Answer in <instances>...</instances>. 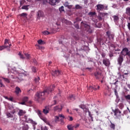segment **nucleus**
<instances>
[{"mask_svg":"<svg viewBox=\"0 0 130 130\" xmlns=\"http://www.w3.org/2000/svg\"><path fill=\"white\" fill-rule=\"evenodd\" d=\"M25 103H25V102L22 101V102H21V103H20L19 104H20L21 105H26Z\"/></svg>","mask_w":130,"mask_h":130,"instance_id":"nucleus-53","label":"nucleus"},{"mask_svg":"<svg viewBox=\"0 0 130 130\" xmlns=\"http://www.w3.org/2000/svg\"><path fill=\"white\" fill-rule=\"evenodd\" d=\"M8 100H9V101H11L12 102H13V98H9Z\"/></svg>","mask_w":130,"mask_h":130,"instance_id":"nucleus-59","label":"nucleus"},{"mask_svg":"<svg viewBox=\"0 0 130 130\" xmlns=\"http://www.w3.org/2000/svg\"><path fill=\"white\" fill-rule=\"evenodd\" d=\"M6 48H7L5 45L3 46H0V50H4V49H6Z\"/></svg>","mask_w":130,"mask_h":130,"instance_id":"nucleus-39","label":"nucleus"},{"mask_svg":"<svg viewBox=\"0 0 130 130\" xmlns=\"http://www.w3.org/2000/svg\"><path fill=\"white\" fill-rule=\"evenodd\" d=\"M95 15H96V12H89L88 13V16H90L91 17L95 16Z\"/></svg>","mask_w":130,"mask_h":130,"instance_id":"nucleus-34","label":"nucleus"},{"mask_svg":"<svg viewBox=\"0 0 130 130\" xmlns=\"http://www.w3.org/2000/svg\"><path fill=\"white\" fill-rule=\"evenodd\" d=\"M21 92H22V91L21 90V88L17 86L15 88V93L16 94V95H19V93H21Z\"/></svg>","mask_w":130,"mask_h":130,"instance_id":"nucleus-17","label":"nucleus"},{"mask_svg":"<svg viewBox=\"0 0 130 130\" xmlns=\"http://www.w3.org/2000/svg\"><path fill=\"white\" fill-rule=\"evenodd\" d=\"M96 11H103L104 10V5L102 4H98L96 6Z\"/></svg>","mask_w":130,"mask_h":130,"instance_id":"nucleus-12","label":"nucleus"},{"mask_svg":"<svg viewBox=\"0 0 130 130\" xmlns=\"http://www.w3.org/2000/svg\"><path fill=\"white\" fill-rule=\"evenodd\" d=\"M68 9H72L73 8V5H68Z\"/></svg>","mask_w":130,"mask_h":130,"instance_id":"nucleus-55","label":"nucleus"},{"mask_svg":"<svg viewBox=\"0 0 130 130\" xmlns=\"http://www.w3.org/2000/svg\"><path fill=\"white\" fill-rule=\"evenodd\" d=\"M43 34H44V35H49V34H50V32L47 30H45L43 32Z\"/></svg>","mask_w":130,"mask_h":130,"instance_id":"nucleus-37","label":"nucleus"},{"mask_svg":"<svg viewBox=\"0 0 130 130\" xmlns=\"http://www.w3.org/2000/svg\"><path fill=\"white\" fill-rule=\"evenodd\" d=\"M3 79L4 80V81L5 82H6L7 83H10V80L8 78H3Z\"/></svg>","mask_w":130,"mask_h":130,"instance_id":"nucleus-43","label":"nucleus"},{"mask_svg":"<svg viewBox=\"0 0 130 130\" xmlns=\"http://www.w3.org/2000/svg\"><path fill=\"white\" fill-rule=\"evenodd\" d=\"M115 51H120V50L119 49V48L115 49Z\"/></svg>","mask_w":130,"mask_h":130,"instance_id":"nucleus-60","label":"nucleus"},{"mask_svg":"<svg viewBox=\"0 0 130 130\" xmlns=\"http://www.w3.org/2000/svg\"><path fill=\"white\" fill-rule=\"evenodd\" d=\"M37 113L39 117H40V118H41V119L43 120V121H44V122L47 123V124H48V125H50V123H49V122L47 121V119L43 117V115L42 114V112H41V111H40V110L38 111Z\"/></svg>","mask_w":130,"mask_h":130,"instance_id":"nucleus-4","label":"nucleus"},{"mask_svg":"<svg viewBox=\"0 0 130 130\" xmlns=\"http://www.w3.org/2000/svg\"><path fill=\"white\" fill-rule=\"evenodd\" d=\"M109 55L110 57H112L113 56V54L112 53V52H110Z\"/></svg>","mask_w":130,"mask_h":130,"instance_id":"nucleus-52","label":"nucleus"},{"mask_svg":"<svg viewBox=\"0 0 130 130\" xmlns=\"http://www.w3.org/2000/svg\"><path fill=\"white\" fill-rule=\"evenodd\" d=\"M88 90H89L90 91H91V92H93V90H94V91H96L97 90V88H96V86H90L88 88Z\"/></svg>","mask_w":130,"mask_h":130,"instance_id":"nucleus-21","label":"nucleus"},{"mask_svg":"<svg viewBox=\"0 0 130 130\" xmlns=\"http://www.w3.org/2000/svg\"><path fill=\"white\" fill-rule=\"evenodd\" d=\"M47 2L51 6H56L59 3L58 0H47Z\"/></svg>","mask_w":130,"mask_h":130,"instance_id":"nucleus-7","label":"nucleus"},{"mask_svg":"<svg viewBox=\"0 0 130 130\" xmlns=\"http://www.w3.org/2000/svg\"><path fill=\"white\" fill-rule=\"evenodd\" d=\"M81 26H84V27H85V28L87 31H88V30L90 29V25L86 24L85 23H84L83 21L81 22Z\"/></svg>","mask_w":130,"mask_h":130,"instance_id":"nucleus-15","label":"nucleus"},{"mask_svg":"<svg viewBox=\"0 0 130 130\" xmlns=\"http://www.w3.org/2000/svg\"><path fill=\"white\" fill-rule=\"evenodd\" d=\"M50 110V108L49 106H46L45 107V109L43 110V112L44 113V114H47L48 113H49V111Z\"/></svg>","mask_w":130,"mask_h":130,"instance_id":"nucleus-13","label":"nucleus"},{"mask_svg":"<svg viewBox=\"0 0 130 130\" xmlns=\"http://www.w3.org/2000/svg\"><path fill=\"white\" fill-rule=\"evenodd\" d=\"M94 77L97 80H99V79H101L103 78V75H102V73L100 71H96L94 73Z\"/></svg>","mask_w":130,"mask_h":130,"instance_id":"nucleus-6","label":"nucleus"},{"mask_svg":"<svg viewBox=\"0 0 130 130\" xmlns=\"http://www.w3.org/2000/svg\"><path fill=\"white\" fill-rule=\"evenodd\" d=\"M40 80V78L39 77H37L35 79V82L37 84V85L39 84V81Z\"/></svg>","mask_w":130,"mask_h":130,"instance_id":"nucleus-27","label":"nucleus"},{"mask_svg":"<svg viewBox=\"0 0 130 130\" xmlns=\"http://www.w3.org/2000/svg\"><path fill=\"white\" fill-rule=\"evenodd\" d=\"M127 87L128 88V89H130V84H128L127 85Z\"/></svg>","mask_w":130,"mask_h":130,"instance_id":"nucleus-64","label":"nucleus"},{"mask_svg":"<svg viewBox=\"0 0 130 130\" xmlns=\"http://www.w3.org/2000/svg\"><path fill=\"white\" fill-rule=\"evenodd\" d=\"M27 15H28V14H27V13H22L19 15V16L20 17H23V18H26V17H27Z\"/></svg>","mask_w":130,"mask_h":130,"instance_id":"nucleus-28","label":"nucleus"},{"mask_svg":"<svg viewBox=\"0 0 130 130\" xmlns=\"http://www.w3.org/2000/svg\"><path fill=\"white\" fill-rule=\"evenodd\" d=\"M11 113H12V114H15V113H16V111L13 110L12 112H11Z\"/></svg>","mask_w":130,"mask_h":130,"instance_id":"nucleus-57","label":"nucleus"},{"mask_svg":"<svg viewBox=\"0 0 130 130\" xmlns=\"http://www.w3.org/2000/svg\"><path fill=\"white\" fill-rule=\"evenodd\" d=\"M69 120H70V121H73V117H69Z\"/></svg>","mask_w":130,"mask_h":130,"instance_id":"nucleus-56","label":"nucleus"},{"mask_svg":"<svg viewBox=\"0 0 130 130\" xmlns=\"http://www.w3.org/2000/svg\"><path fill=\"white\" fill-rule=\"evenodd\" d=\"M38 43H39V44H43V41H42V40H39Z\"/></svg>","mask_w":130,"mask_h":130,"instance_id":"nucleus-44","label":"nucleus"},{"mask_svg":"<svg viewBox=\"0 0 130 130\" xmlns=\"http://www.w3.org/2000/svg\"><path fill=\"white\" fill-rule=\"evenodd\" d=\"M59 11L61 13V12H64V9L63 6H61V7L59 8Z\"/></svg>","mask_w":130,"mask_h":130,"instance_id":"nucleus-35","label":"nucleus"},{"mask_svg":"<svg viewBox=\"0 0 130 130\" xmlns=\"http://www.w3.org/2000/svg\"><path fill=\"white\" fill-rule=\"evenodd\" d=\"M38 49H42V48H43V47H42V46H40V45H38Z\"/></svg>","mask_w":130,"mask_h":130,"instance_id":"nucleus-54","label":"nucleus"},{"mask_svg":"<svg viewBox=\"0 0 130 130\" xmlns=\"http://www.w3.org/2000/svg\"><path fill=\"white\" fill-rule=\"evenodd\" d=\"M56 104V101H55V100H54V101H53V105H55Z\"/></svg>","mask_w":130,"mask_h":130,"instance_id":"nucleus-63","label":"nucleus"},{"mask_svg":"<svg viewBox=\"0 0 130 130\" xmlns=\"http://www.w3.org/2000/svg\"><path fill=\"white\" fill-rule=\"evenodd\" d=\"M4 45L7 48H11V46H12V44L10 43L9 40L7 39L5 40Z\"/></svg>","mask_w":130,"mask_h":130,"instance_id":"nucleus-10","label":"nucleus"},{"mask_svg":"<svg viewBox=\"0 0 130 130\" xmlns=\"http://www.w3.org/2000/svg\"><path fill=\"white\" fill-rule=\"evenodd\" d=\"M41 129L42 130H48V129L47 128V127L45 126V127H41Z\"/></svg>","mask_w":130,"mask_h":130,"instance_id":"nucleus-50","label":"nucleus"},{"mask_svg":"<svg viewBox=\"0 0 130 130\" xmlns=\"http://www.w3.org/2000/svg\"><path fill=\"white\" fill-rule=\"evenodd\" d=\"M103 64H105L106 67H109L110 66V61H109V59L107 58L104 59L103 60Z\"/></svg>","mask_w":130,"mask_h":130,"instance_id":"nucleus-11","label":"nucleus"},{"mask_svg":"<svg viewBox=\"0 0 130 130\" xmlns=\"http://www.w3.org/2000/svg\"><path fill=\"white\" fill-rule=\"evenodd\" d=\"M101 55H102V57H103V58H104V57L106 56V54H105V53H102L101 54Z\"/></svg>","mask_w":130,"mask_h":130,"instance_id":"nucleus-49","label":"nucleus"},{"mask_svg":"<svg viewBox=\"0 0 130 130\" xmlns=\"http://www.w3.org/2000/svg\"><path fill=\"white\" fill-rule=\"evenodd\" d=\"M111 47H113V48H114V49H116V46H115L113 44H111Z\"/></svg>","mask_w":130,"mask_h":130,"instance_id":"nucleus-48","label":"nucleus"},{"mask_svg":"<svg viewBox=\"0 0 130 130\" xmlns=\"http://www.w3.org/2000/svg\"><path fill=\"white\" fill-rule=\"evenodd\" d=\"M27 121V122L32 123L33 124V125H36V124H37V123H36V122L33 121V120H32L31 119H29Z\"/></svg>","mask_w":130,"mask_h":130,"instance_id":"nucleus-22","label":"nucleus"},{"mask_svg":"<svg viewBox=\"0 0 130 130\" xmlns=\"http://www.w3.org/2000/svg\"><path fill=\"white\" fill-rule=\"evenodd\" d=\"M24 55L27 59H30V58H31V56L30 55V54H28L27 53H24Z\"/></svg>","mask_w":130,"mask_h":130,"instance_id":"nucleus-30","label":"nucleus"},{"mask_svg":"<svg viewBox=\"0 0 130 130\" xmlns=\"http://www.w3.org/2000/svg\"><path fill=\"white\" fill-rule=\"evenodd\" d=\"M70 3H69V2H66L64 4H63V6L64 7H66V8H68V6H69Z\"/></svg>","mask_w":130,"mask_h":130,"instance_id":"nucleus-36","label":"nucleus"},{"mask_svg":"<svg viewBox=\"0 0 130 130\" xmlns=\"http://www.w3.org/2000/svg\"><path fill=\"white\" fill-rule=\"evenodd\" d=\"M126 14L127 16H130V8L127 7L126 8Z\"/></svg>","mask_w":130,"mask_h":130,"instance_id":"nucleus-26","label":"nucleus"},{"mask_svg":"<svg viewBox=\"0 0 130 130\" xmlns=\"http://www.w3.org/2000/svg\"><path fill=\"white\" fill-rule=\"evenodd\" d=\"M124 107V106L123 105V104L120 103L119 104V108H120V109H122Z\"/></svg>","mask_w":130,"mask_h":130,"instance_id":"nucleus-41","label":"nucleus"},{"mask_svg":"<svg viewBox=\"0 0 130 130\" xmlns=\"http://www.w3.org/2000/svg\"><path fill=\"white\" fill-rule=\"evenodd\" d=\"M104 10H108V6H104Z\"/></svg>","mask_w":130,"mask_h":130,"instance_id":"nucleus-58","label":"nucleus"},{"mask_svg":"<svg viewBox=\"0 0 130 130\" xmlns=\"http://www.w3.org/2000/svg\"><path fill=\"white\" fill-rule=\"evenodd\" d=\"M75 27L76 29H80V25L79 24H75Z\"/></svg>","mask_w":130,"mask_h":130,"instance_id":"nucleus-51","label":"nucleus"},{"mask_svg":"<svg viewBox=\"0 0 130 130\" xmlns=\"http://www.w3.org/2000/svg\"><path fill=\"white\" fill-rule=\"evenodd\" d=\"M68 129L69 130H74V125L73 124H69L67 125Z\"/></svg>","mask_w":130,"mask_h":130,"instance_id":"nucleus-23","label":"nucleus"},{"mask_svg":"<svg viewBox=\"0 0 130 130\" xmlns=\"http://www.w3.org/2000/svg\"><path fill=\"white\" fill-rule=\"evenodd\" d=\"M6 115L8 118L10 117L11 118H13V117H14V115H12L11 113H7Z\"/></svg>","mask_w":130,"mask_h":130,"instance_id":"nucleus-29","label":"nucleus"},{"mask_svg":"<svg viewBox=\"0 0 130 130\" xmlns=\"http://www.w3.org/2000/svg\"><path fill=\"white\" fill-rule=\"evenodd\" d=\"M106 35L110 40H111V39H114V34L111 33L110 31H108L106 32Z\"/></svg>","mask_w":130,"mask_h":130,"instance_id":"nucleus-8","label":"nucleus"},{"mask_svg":"<svg viewBox=\"0 0 130 130\" xmlns=\"http://www.w3.org/2000/svg\"><path fill=\"white\" fill-rule=\"evenodd\" d=\"M75 8L76 9H82V7H81L80 5H76L75 6Z\"/></svg>","mask_w":130,"mask_h":130,"instance_id":"nucleus-45","label":"nucleus"},{"mask_svg":"<svg viewBox=\"0 0 130 130\" xmlns=\"http://www.w3.org/2000/svg\"><path fill=\"white\" fill-rule=\"evenodd\" d=\"M64 118V115L59 114L58 116H55V121H60L61 124H64V122L63 121Z\"/></svg>","mask_w":130,"mask_h":130,"instance_id":"nucleus-3","label":"nucleus"},{"mask_svg":"<svg viewBox=\"0 0 130 130\" xmlns=\"http://www.w3.org/2000/svg\"><path fill=\"white\" fill-rule=\"evenodd\" d=\"M28 100V98L27 96H24L23 99H22V101L24 102H27Z\"/></svg>","mask_w":130,"mask_h":130,"instance_id":"nucleus-33","label":"nucleus"},{"mask_svg":"<svg viewBox=\"0 0 130 130\" xmlns=\"http://www.w3.org/2000/svg\"><path fill=\"white\" fill-rule=\"evenodd\" d=\"M114 93L116 95V98H118V93H117V91L116 90V89H114Z\"/></svg>","mask_w":130,"mask_h":130,"instance_id":"nucleus-42","label":"nucleus"},{"mask_svg":"<svg viewBox=\"0 0 130 130\" xmlns=\"http://www.w3.org/2000/svg\"><path fill=\"white\" fill-rule=\"evenodd\" d=\"M112 18L115 23H117V22H118V20H119V17L117 15H114L112 16Z\"/></svg>","mask_w":130,"mask_h":130,"instance_id":"nucleus-19","label":"nucleus"},{"mask_svg":"<svg viewBox=\"0 0 130 130\" xmlns=\"http://www.w3.org/2000/svg\"><path fill=\"white\" fill-rule=\"evenodd\" d=\"M62 110V106L61 105L60 106H56L53 108L54 111H58V112L61 111Z\"/></svg>","mask_w":130,"mask_h":130,"instance_id":"nucleus-9","label":"nucleus"},{"mask_svg":"<svg viewBox=\"0 0 130 130\" xmlns=\"http://www.w3.org/2000/svg\"><path fill=\"white\" fill-rule=\"evenodd\" d=\"M124 98L126 100H130V94L124 95Z\"/></svg>","mask_w":130,"mask_h":130,"instance_id":"nucleus-38","label":"nucleus"},{"mask_svg":"<svg viewBox=\"0 0 130 130\" xmlns=\"http://www.w3.org/2000/svg\"><path fill=\"white\" fill-rule=\"evenodd\" d=\"M31 69L34 73H36V68L35 67H32Z\"/></svg>","mask_w":130,"mask_h":130,"instance_id":"nucleus-47","label":"nucleus"},{"mask_svg":"<svg viewBox=\"0 0 130 130\" xmlns=\"http://www.w3.org/2000/svg\"><path fill=\"white\" fill-rule=\"evenodd\" d=\"M113 112L114 114V116L117 117V118H118V117H120V114L121 113V112L120 110H119V109H116L115 110H113Z\"/></svg>","mask_w":130,"mask_h":130,"instance_id":"nucleus-5","label":"nucleus"},{"mask_svg":"<svg viewBox=\"0 0 130 130\" xmlns=\"http://www.w3.org/2000/svg\"><path fill=\"white\" fill-rule=\"evenodd\" d=\"M111 124L110 125V128L112 129H115V124H113L112 122L110 121Z\"/></svg>","mask_w":130,"mask_h":130,"instance_id":"nucleus-24","label":"nucleus"},{"mask_svg":"<svg viewBox=\"0 0 130 130\" xmlns=\"http://www.w3.org/2000/svg\"><path fill=\"white\" fill-rule=\"evenodd\" d=\"M18 55H19L20 58H21L22 59H24V58H25V57H24V55H23V54H22L21 52L19 53Z\"/></svg>","mask_w":130,"mask_h":130,"instance_id":"nucleus-40","label":"nucleus"},{"mask_svg":"<svg viewBox=\"0 0 130 130\" xmlns=\"http://www.w3.org/2000/svg\"><path fill=\"white\" fill-rule=\"evenodd\" d=\"M99 20L100 21H102V17H101V16H99Z\"/></svg>","mask_w":130,"mask_h":130,"instance_id":"nucleus-61","label":"nucleus"},{"mask_svg":"<svg viewBox=\"0 0 130 130\" xmlns=\"http://www.w3.org/2000/svg\"><path fill=\"white\" fill-rule=\"evenodd\" d=\"M79 107L81 108V109H84L86 108L84 105H81L79 106Z\"/></svg>","mask_w":130,"mask_h":130,"instance_id":"nucleus-46","label":"nucleus"},{"mask_svg":"<svg viewBox=\"0 0 130 130\" xmlns=\"http://www.w3.org/2000/svg\"><path fill=\"white\" fill-rule=\"evenodd\" d=\"M121 54L120 55L119 57L118 58V63L119 66H121L122 63V61H123V56H125V55H127L128 56H130V51L128 50L127 48H124L121 52Z\"/></svg>","mask_w":130,"mask_h":130,"instance_id":"nucleus-2","label":"nucleus"},{"mask_svg":"<svg viewBox=\"0 0 130 130\" xmlns=\"http://www.w3.org/2000/svg\"><path fill=\"white\" fill-rule=\"evenodd\" d=\"M59 74H60L59 71H52V75L54 76V77H57V76H59Z\"/></svg>","mask_w":130,"mask_h":130,"instance_id":"nucleus-16","label":"nucleus"},{"mask_svg":"<svg viewBox=\"0 0 130 130\" xmlns=\"http://www.w3.org/2000/svg\"><path fill=\"white\" fill-rule=\"evenodd\" d=\"M25 113H26V111L23 110H19V111L18 113V115H19V116H23Z\"/></svg>","mask_w":130,"mask_h":130,"instance_id":"nucleus-18","label":"nucleus"},{"mask_svg":"<svg viewBox=\"0 0 130 130\" xmlns=\"http://www.w3.org/2000/svg\"><path fill=\"white\" fill-rule=\"evenodd\" d=\"M29 5L23 6L21 7L22 10H25V11H28L29 8H28Z\"/></svg>","mask_w":130,"mask_h":130,"instance_id":"nucleus-25","label":"nucleus"},{"mask_svg":"<svg viewBox=\"0 0 130 130\" xmlns=\"http://www.w3.org/2000/svg\"><path fill=\"white\" fill-rule=\"evenodd\" d=\"M128 74H129V72L127 71V73H124V75H128Z\"/></svg>","mask_w":130,"mask_h":130,"instance_id":"nucleus-62","label":"nucleus"},{"mask_svg":"<svg viewBox=\"0 0 130 130\" xmlns=\"http://www.w3.org/2000/svg\"><path fill=\"white\" fill-rule=\"evenodd\" d=\"M68 99L69 102H72V101H74V100H76V97L73 94H70L68 98Z\"/></svg>","mask_w":130,"mask_h":130,"instance_id":"nucleus-14","label":"nucleus"},{"mask_svg":"<svg viewBox=\"0 0 130 130\" xmlns=\"http://www.w3.org/2000/svg\"><path fill=\"white\" fill-rule=\"evenodd\" d=\"M44 14L43 13V12L41 10H39L38 12V18H40V17H43Z\"/></svg>","mask_w":130,"mask_h":130,"instance_id":"nucleus-20","label":"nucleus"},{"mask_svg":"<svg viewBox=\"0 0 130 130\" xmlns=\"http://www.w3.org/2000/svg\"><path fill=\"white\" fill-rule=\"evenodd\" d=\"M29 129V126H28L27 124L24 125L23 127H22V130H28Z\"/></svg>","mask_w":130,"mask_h":130,"instance_id":"nucleus-31","label":"nucleus"},{"mask_svg":"<svg viewBox=\"0 0 130 130\" xmlns=\"http://www.w3.org/2000/svg\"><path fill=\"white\" fill-rule=\"evenodd\" d=\"M54 88H55V86H54V85H50L43 92H37L35 96L36 101L41 102V101L45 100V93H47V94H49V93H51V92L54 90Z\"/></svg>","mask_w":130,"mask_h":130,"instance_id":"nucleus-1","label":"nucleus"},{"mask_svg":"<svg viewBox=\"0 0 130 130\" xmlns=\"http://www.w3.org/2000/svg\"><path fill=\"white\" fill-rule=\"evenodd\" d=\"M79 126H80V124L77 123L75 125H73V128L77 129V128H79Z\"/></svg>","mask_w":130,"mask_h":130,"instance_id":"nucleus-32","label":"nucleus"}]
</instances>
